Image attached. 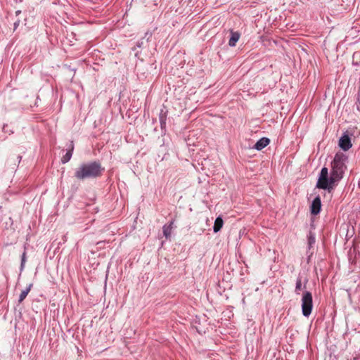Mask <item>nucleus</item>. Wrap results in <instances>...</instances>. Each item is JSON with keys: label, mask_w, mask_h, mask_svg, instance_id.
Segmentation results:
<instances>
[{"label": "nucleus", "mask_w": 360, "mask_h": 360, "mask_svg": "<svg viewBox=\"0 0 360 360\" xmlns=\"http://www.w3.org/2000/svg\"><path fill=\"white\" fill-rule=\"evenodd\" d=\"M347 157L342 153H338L332 162V169L328 177V170L323 167L321 170L316 186L319 188L330 191L342 179L346 169Z\"/></svg>", "instance_id": "f257e3e1"}, {"label": "nucleus", "mask_w": 360, "mask_h": 360, "mask_svg": "<svg viewBox=\"0 0 360 360\" xmlns=\"http://www.w3.org/2000/svg\"><path fill=\"white\" fill-rule=\"evenodd\" d=\"M103 171L104 168L98 162L83 163L76 169L75 176L80 180L96 178L101 176Z\"/></svg>", "instance_id": "f03ea898"}, {"label": "nucleus", "mask_w": 360, "mask_h": 360, "mask_svg": "<svg viewBox=\"0 0 360 360\" xmlns=\"http://www.w3.org/2000/svg\"><path fill=\"white\" fill-rule=\"evenodd\" d=\"M313 300L310 292L306 291L302 297V312L304 316L308 317L312 311Z\"/></svg>", "instance_id": "7ed1b4c3"}, {"label": "nucleus", "mask_w": 360, "mask_h": 360, "mask_svg": "<svg viewBox=\"0 0 360 360\" xmlns=\"http://www.w3.org/2000/svg\"><path fill=\"white\" fill-rule=\"evenodd\" d=\"M339 146L345 151L352 147L351 139L348 134H344L339 140Z\"/></svg>", "instance_id": "20e7f679"}, {"label": "nucleus", "mask_w": 360, "mask_h": 360, "mask_svg": "<svg viewBox=\"0 0 360 360\" xmlns=\"http://www.w3.org/2000/svg\"><path fill=\"white\" fill-rule=\"evenodd\" d=\"M321 208V202L320 196H316L311 202L310 209L311 212L314 215L318 214Z\"/></svg>", "instance_id": "39448f33"}, {"label": "nucleus", "mask_w": 360, "mask_h": 360, "mask_svg": "<svg viewBox=\"0 0 360 360\" xmlns=\"http://www.w3.org/2000/svg\"><path fill=\"white\" fill-rule=\"evenodd\" d=\"M307 283V279L304 278L303 280L302 276L301 274H299L297 281H296V285H295V292L297 295H299L300 293V291L306 288V283Z\"/></svg>", "instance_id": "423d86ee"}, {"label": "nucleus", "mask_w": 360, "mask_h": 360, "mask_svg": "<svg viewBox=\"0 0 360 360\" xmlns=\"http://www.w3.org/2000/svg\"><path fill=\"white\" fill-rule=\"evenodd\" d=\"M270 143V140L268 138L262 137L259 139L254 146V148L257 150H261L267 146Z\"/></svg>", "instance_id": "0eeeda50"}, {"label": "nucleus", "mask_w": 360, "mask_h": 360, "mask_svg": "<svg viewBox=\"0 0 360 360\" xmlns=\"http://www.w3.org/2000/svg\"><path fill=\"white\" fill-rule=\"evenodd\" d=\"M240 34L238 32H231V37L229 41V45L231 47L236 46V43L240 39Z\"/></svg>", "instance_id": "6e6552de"}, {"label": "nucleus", "mask_w": 360, "mask_h": 360, "mask_svg": "<svg viewBox=\"0 0 360 360\" xmlns=\"http://www.w3.org/2000/svg\"><path fill=\"white\" fill-rule=\"evenodd\" d=\"M224 225V221L221 217H217L215 219L214 226H213V231L214 233H217L221 230Z\"/></svg>", "instance_id": "1a4fd4ad"}, {"label": "nucleus", "mask_w": 360, "mask_h": 360, "mask_svg": "<svg viewBox=\"0 0 360 360\" xmlns=\"http://www.w3.org/2000/svg\"><path fill=\"white\" fill-rule=\"evenodd\" d=\"M173 222L171 221L169 224L165 225L162 227L163 234L166 238H169L172 233Z\"/></svg>", "instance_id": "9d476101"}, {"label": "nucleus", "mask_w": 360, "mask_h": 360, "mask_svg": "<svg viewBox=\"0 0 360 360\" xmlns=\"http://www.w3.org/2000/svg\"><path fill=\"white\" fill-rule=\"evenodd\" d=\"M32 287V284L30 283L25 290H23L21 292V293H20V295L19 296V300H18V302L20 303L22 302L25 299V297H27V295L30 292Z\"/></svg>", "instance_id": "9b49d317"}, {"label": "nucleus", "mask_w": 360, "mask_h": 360, "mask_svg": "<svg viewBox=\"0 0 360 360\" xmlns=\"http://www.w3.org/2000/svg\"><path fill=\"white\" fill-rule=\"evenodd\" d=\"M72 150H73V146L71 145V148L70 150H69L65 155H63V157L61 159V161L63 164L68 162L70 161V160L72 158Z\"/></svg>", "instance_id": "f8f14e48"}, {"label": "nucleus", "mask_w": 360, "mask_h": 360, "mask_svg": "<svg viewBox=\"0 0 360 360\" xmlns=\"http://www.w3.org/2000/svg\"><path fill=\"white\" fill-rule=\"evenodd\" d=\"M25 262H26V252H24L22 255V258H21V265H20L21 270L23 269Z\"/></svg>", "instance_id": "ddd939ff"}]
</instances>
